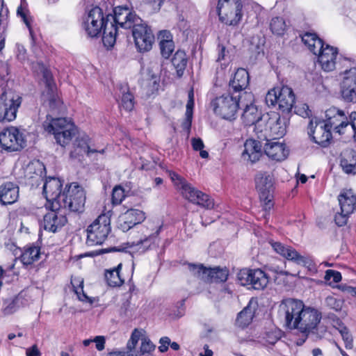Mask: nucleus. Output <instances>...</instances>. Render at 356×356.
<instances>
[{
  "mask_svg": "<svg viewBox=\"0 0 356 356\" xmlns=\"http://www.w3.org/2000/svg\"><path fill=\"white\" fill-rule=\"evenodd\" d=\"M32 69L37 73L42 74L46 90L42 92L44 104H47L53 113H62L65 111L63 102L56 93V86L51 72L40 62L32 63Z\"/></svg>",
  "mask_w": 356,
  "mask_h": 356,
  "instance_id": "obj_1",
  "label": "nucleus"
},
{
  "mask_svg": "<svg viewBox=\"0 0 356 356\" xmlns=\"http://www.w3.org/2000/svg\"><path fill=\"white\" fill-rule=\"evenodd\" d=\"M44 130L54 134L56 143L61 146L67 145L75 135L76 129L70 119L53 118L50 114L43 122Z\"/></svg>",
  "mask_w": 356,
  "mask_h": 356,
  "instance_id": "obj_2",
  "label": "nucleus"
},
{
  "mask_svg": "<svg viewBox=\"0 0 356 356\" xmlns=\"http://www.w3.org/2000/svg\"><path fill=\"white\" fill-rule=\"evenodd\" d=\"M241 95L234 96L229 93L223 94L211 101L213 112L222 118L229 120L235 119L240 104H243Z\"/></svg>",
  "mask_w": 356,
  "mask_h": 356,
  "instance_id": "obj_3",
  "label": "nucleus"
},
{
  "mask_svg": "<svg viewBox=\"0 0 356 356\" xmlns=\"http://www.w3.org/2000/svg\"><path fill=\"white\" fill-rule=\"evenodd\" d=\"M321 318V314L318 310L306 307L299 321H297L294 329H297L307 335L311 332L315 333L318 338H322L326 332V328L323 325H318Z\"/></svg>",
  "mask_w": 356,
  "mask_h": 356,
  "instance_id": "obj_4",
  "label": "nucleus"
},
{
  "mask_svg": "<svg viewBox=\"0 0 356 356\" xmlns=\"http://www.w3.org/2000/svg\"><path fill=\"white\" fill-rule=\"evenodd\" d=\"M243 4L241 0H218L217 12L222 23L237 26L241 22Z\"/></svg>",
  "mask_w": 356,
  "mask_h": 356,
  "instance_id": "obj_5",
  "label": "nucleus"
},
{
  "mask_svg": "<svg viewBox=\"0 0 356 356\" xmlns=\"http://www.w3.org/2000/svg\"><path fill=\"white\" fill-rule=\"evenodd\" d=\"M266 102L268 106L277 104L283 113H289L295 103V95L292 89L286 86L275 87L266 94Z\"/></svg>",
  "mask_w": 356,
  "mask_h": 356,
  "instance_id": "obj_6",
  "label": "nucleus"
},
{
  "mask_svg": "<svg viewBox=\"0 0 356 356\" xmlns=\"http://www.w3.org/2000/svg\"><path fill=\"white\" fill-rule=\"evenodd\" d=\"M86 202L83 188L77 183H72L63 193L60 208L68 209L74 212H81Z\"/></svg>",
  "mask_w": 356,
  "mask_h": 356,
  "instance_id": "obj_7",
  "label": "nucleus"
},
{
  "mask_svg": "<svg viewBox=\"0 0 356 356\" xmlns=\"http://www.w3.org/2000/svg\"><path fill=\"white\" fill-rule=\"evenodd\" d=\"M305 308L301 300L287 298L283 300L280 305L279 314L284 319L286 326L293 330Z\"/></svg>",
  "mask_w": 356,
  "mask_h": 356,
  "instance_id": "obj_8",
  "label": "nucleus"
},
{
  "mask_svg": "<svg viewBox=\"0 0 356 356\" xmlns=\"http://www.w3.org/2000/svg\"><path fill=\"white\" fill-rule=\"evenodd\" d=\"M255 188L265 210H270L273 206L275 190L273 177L268 172H259L254 178Z\"/></svg>",
  "mask_w": 356,
  "mask_h": 356,
  "instance_id": "obj_9",
  "label": "nucleus"
},
{
  "mask_svg": "<svg viewBox=\"0 0 356 356\" xmlns=\"http://www.w3.org/2000/svg\"><path fill=\"white\" fill-rule=\"evenodd\" d=\"M111 220L106 214H101L87 229V243L89 245H100L111 232Z\"/></svg>",
  "mask_w": 356,
  "mask_h": 356,
  "instance_id": "obj_10",
  "label": "nucleus"
},
{
  "mask_svg": "<svg viewBox=\"0 0 356 356\" xmlns=\"http://www.w3.org/2000/svg\"><path fill=\"white\" fill-rule=\"evenodd\" d=\"M22 98L11 91H3L0 96V122H10L17 117Z\"/></svg>",
  "mask_w": 356,
  "mask_h": 356,
  "instance_id": "obj_11",
  "label": "nucleus"
},
{
  "mask_svg": "<svg viewBox=\"0 0 356 356\" xmlns=\"http://www.w3.org/2000/svg\"><path fill=\"white\" fill-rule=\"evenodd\" d=\"M237 278L242 286H250L255 290L265 289L269 282L268 275L259 268L241 269L238 273Z\"/></svg>",
  "mask_w": 356,
  "mask_h": 356,
  "instance_id": "obj_12",
  "label": "nucleus"
},
{
  "mask_svg": "<svg viewBox=\"0 0 356 356\" xmlns=\"http://www.w3.org/2000/svg\"><path fill=\"white\" fill-rule=\"evenodd\" d=\"M0 145L7 152H17L26 147V140L22 132L11 127L0 132Z\"/></svg>",
  "mask_w": 356,
  "mask_h": 356,
  "instance_id": "obj_13",
  "label": "nucleus"
},
{
  "mask_svg": "<svg viewBox=\"0 0 356 356\" xmlns=\"http://www.w3.org/2000/svg\"><path fill=\"white\" fill-rule=\"evenodd\" d=\"M132 35L138 51L140 53L152 49L154 42V35L149 26L142 19L132 27Z\"/></svg>",
  "mask_w": 356,
  "mask_h": 356,
  "instance_id": "obj_14",
  "label": "nucleus"
},
{
  "mask_svg": "<svg viewBox=\"0 0 356 356\" xmlns=\"http://www.w3.org/2000/svg\"><path fill=\"white\" fill-rule=\"evenodd\" d=\"M325 117L323 122L325 123V127H330L340 135L345 133L344 129H350V115L347 117L343 111L331 107L326 110Z\"/></svg>",
  "mask_w": 356,
  "mask_h": 356,
  "instance_id": "obj_15",
  "label": "nucleus"
},
{
  "mask_svg": "<svg viewBox=\"0 0 356 356\" xmlns=\"http://www.w3.org/2000/svg\"><path fill=\"white\" fill-rule=\"evenodd\" d=\"M106 17H104L102 10L99 7L92 8L84 19L83 27L90 38L97 37L104 27Z\"/></svg>",
  "mask_w": 356,
  "mask_h": 356,
  "instance_id": "obj_16",
  "label": "nucleus"
},
{
  "mask_svg": "<svg viewBox=\"0 0 356 356\" xmlns=\"http://www.w3.org/2000/svg\"><path fill=\"white\" fill-rule=\"evenodd\" d=\"M180 190L184 197L191 203L207 209H211L214 207L213 199L201 191L194 188L188 182L183 185Z\"/></svg>",
  "mask_w": 356,
  "mask_h": 356,
  "instance_id": "obj_17",
  "label": "nucleus"
},
{
  "mask_svg": "<svg viewBox=\"0 0 356 356\" xmlns=\"http://www.w3.org/2000/svg\"><path fill=\"white\" fill-rule=\"evenodd\" d=\"M341 93L347 102H356V67L346 70L342 74Z\"/></svg>",
  "mask_w": 356,
  "mask_h": 356,
  "instance_id": "obj_18",
  "label": "nucleus"
},
{
  "mask_svg": "<svg viewBox=\"0 0 356 356\" xmlns=\"http://www.w3.org/2000/svg\"><path fill=\"white\" fill-rule=\"evenodd\" d=\"M61 181L56 177L47 179L43 186V194L53 209H60L63 194Z\"/></svg>",
  "mask_w": 356,
  "mask_h": 356,
  "instance_id": "obj_19",
  "label": "nucleus"
},
{
  "mask_svg": "<svg viewBox=\"0 0 356 356\" xmlns=\"http://www.w3.org/2000/svg\"><path fill=\"white\" fill-rule=\"evenodd\" d=\"M273 249L279 254L298 265L306 266L310 264L309 257L300 254L293 248L286 246L280 242H270Z\"/></svg>",
  "mask_w": 356,
  "mask_h": 356,
  "instance_id": "obj_20",
  "label": "nucleus"
},
{
  "mask_svg": "<svg viewBox=\"0 0 356 356\" xmlns=\"http://www.w3.org/2000/svg\"><path fill=\"white\" fill-rule=\"evenodd\" d=\"M113 23L118 24L124 29H132L137 23L141 22V19L136 14L131 13L127 8L116 7L114 9V16L111 17Z\"/></svg>",
  "mask_w": 356,
  "mask_h": 356,
  "instance_id": "obj_21",
  "label": "nucleus"
},
{
  "mask_svg": "<svg viewBox=\"0 0 356 356\" xmlns=\"http://www.w3.org/2000/svg\"><path fill=\"white\" fill-rule=\"evenodd\" d=\"M145 213L139 209H131L119 217L118 228L127 232L135 225L141 223L145 219Z\"/></svg>",
  "mask_w": 356,
  "mask_h": 356,
  "instance_id": "obj_22",
  "label": "nucleus"
},
{
  "mask_svg": "<svg viewBox=\"0 0 356 356\" xmlns=\"http://www.w3.org/2000/svg\"><path fill=\"white\" fill-rule=\"evenodd\" d=\"M242 119L245 125H254V131L257 134L263 133L261 127L264 121H266V118L261 116V114L255 105L252 103L245 105L242 114Z\"/></svg>",
  "mask_w": 356,
  "mask_h": 356,
  "instance_id": "obj_23",
  "label": "nucleus"
},
{
  "mask_svg": "<svg viewBox=\"0 0 356 356\" xmlns=\"http://www.w3.org/2000/svg\"><path fill=\"white\" fill-rule=\"evenodd\" d=\"M318 61L325 72H332L336 68L338 51L337 48L326 44L317 54Z\"/></svg>",
  "mask_w": 356,
  "mask_h": 356,
  "instance_id": "obj_24",
  "label": "nucleus"
},
{
  "mask_svg": "<svg viewBox=\"0 0 356 356\" xmlns=\"http://www.w3.org/2000/svg\"><path fill=\"white\" fill-rule=\"evenodd\" d=\"M309 135H313L315 143L323 145L332 138L331 129L325 127L324 122L312 119L309 124Z\"/></svg>",
  "mask_w": 356,
  "mask_h": 356,
  "instance_id": "obj_25",
  "label": "nucleus"
},
{
  "mask_svg": "<svg viewBox=\"0 0 356 356\" xmlns=\"http://www.w3.org/2000/svg\"><path fill=\"white\" fill-rule=\"evenodd\" d=\"M264 150L269 159L275 161L285 160L289 153V150L284 143L269 140H266Z\"/></svg>",
  "mask_w": 356,
  "mask_h": 356,
  "instance_id": "obj_26",
  "label": "nucleus"
},
{
  "mask_svg": "<svg viewBox=\"0 0 356 356\" xmlns=\"http://www.w3.org/2000/svg\"><path fill=\"white\" fill-rule=\"evenodd\" d=\"M262 155L261 142L254 139H248L244 143V150L242 152L243 160L254 163L259 160Z\"/></svg>",
  "mask_w": 356,
  "mask_h": 356,
  "instance_id": "obj_27",
  "label": "nucleus"
},
{
  "mask_svg": "<svg viewBox=\"0 0 356 356\" xmlns=\"http://www.w3.org/2000/svg\"><path fill=\"white\" fill-rule=\"evenodd\" d=\"M266 128L263 130L264 134L258 137L261 138L262 136L265 139L268 136L273 138H278L282 137L286 132L285 127L282 125L280 118H268L266 119Z\"/></svg>",
  "mask_w": 356,
  "mask_h": 356,
  "instance_id": "obj_28",
  "label": "nucleus"
},
{
  "mask_svg": "<svg viewBox=\"0 0 356 356\" xmlns=\"http://www.w3.org/2000/svg\"><path fill=\"white\" fill-rule=\"evenodd\" d=\"M44 215L42 226L45 230L51 232H56L58 229L61 228L67 222L66 218L62 215L58 214L53 209Z\"/></svg>",
  "mask_w": 356,
  "mask_h": 356,
  "instance_id": "obj_29",
  "label": "nucleus"
},
{
  "mask_svg": "<svg viewBox=\"0 0 356 356\" xmlns=\"http://www.w3.org/2000/svg\"><path fill=\"white\" fill-rule=\"evenodd\" d=\"M19 188L13 182H6L0 186V202L3 204H12L19 198Z\"/></svg>",
  "mask_w": 356,
  "mask_h": 356,
  "instance_id": "obj_30",
  "label": "nucleus"
},
{
  "mask_svg": "<svg viewBox=\"0 0 356 356\" xmlns=\"http://www.w3.org/2000/svg\"><path fill=\"white\" fill-rule=\"evenodd\" d=\"M341 211L353 213L356 207V195L351 189L343 190L338 196Z\"/></svg>",
  "mask_w": 356,
  "mask_h": 356,
  "instance_id": "obj_31",
  "label": "nucleus"
},
{
  "mask_svg": "<svg viewBox=\"0 0 356 356\" xmlns=\"http://www.w3.org/2000/svg\"><path fill=\"white\" fill-rule=\"evenodd\" d=\"M257 309V301L251 299L248 305L238 314L236 318L237 324L242 327L248 326L252 322Z\"/></svg>",
  "mask_w": 356,
  "mask_h": 356,
  "instance_id": "obj_32",
  "label": "nucleus"
},
{
  "mask_svg": "<svg viewBox=\"0 0 356 356\" xmlns=\"http://www.w3.org/2000/svg\"><path fill=\"white\" fill-rule=\"evenodd\" d=\"M249 79V74L245 69H238L233 79L229 81V87L235 92H241L248 87Z\"/></svg>",
  "mask_w": 356,
  "mask_h": 356,
  "instance_id": "obj_33",
  "label": "nucleus"
},
{
  "mask_svg": "<svg viewBox=\"0 0 356 356\" xmlns=\"http://www.w3.org/2000/svg\"><path fill=\"white\" fill-rule=\"evenodd\" d=\"M109 15L106 16V23L103 28L102 41L104 46L113 47L116 41L118 29L113 22H109Z\"/></svg>",
  "mask_w": 356,
  "mask_h": 356,
  "instance_id": "obj_34",
  "label": "nucleus"
},
{
  "mask_svg": "<svg viewBox=\"0 0 356 356\" xmlns=\"http://www.w3.org/2000/svg\"><path fill=\"white\" fill-rule=\"evenodd\" d=\"M160 78L157 74H152L151 71L143 77L141 86L147 96L154 94L159 88Z\"/></svg>",
  "mask_w": 356,
  "mask_h": 356,
  "instance_id": "obj_35",
  "label": "nucleus"
},
{
  "mask_svg": "<svg viewBox=\"0 0 356 356\" xmlns=\"http://www.w3.org/2000/svg\"><path fill=\"white\" fill-rule=\"evenodd\" d=\"M159 46L163 57L168 58L174 51L175 45L172 40V35L169 31H161Z\"/></svg>",
  "mask_w": 356,
  "mask_h": 356,
  "instance_id": "obj_36",
  "label": "nucleus"
},
{
  "mask_svg": "<svg viewBox=\"0 0 356 356\" xmlns=\"http://www.w3.org/2000/svg\"><path fill=\"white\" fill-rule=\"evenodd\" d=\"M40 249L37 246H29L19 254V258L24 265L28 266L33 264L40 258Z\"/></svg>",
  "mask_w": 356,
  "mask_h": 356,
  "instance_id": "obj_37",
  "label": "nucleus"
},
{
  "mask_svg": "<svg viewBox=\"0 0 356 356\" xmlns=\"http://www.w3.org/2000/svg\"><path fill=\"white\" fill-rule=\"evenodd\" d=\"M302 42L315 55L325 46L323 40L314 33H307L302 38Z\"/></svg>",
  "mask_w": 356,
  "mask_h": 356,
  "instance_id": "obj_38",
  "label": "nucleus"
},
{
  "mask_svg": "<svg viewBox=\"0 0 356 356\" xmlns=\"http://www.w3.org/2000/svg\"><path fill=\"white\" fill-rule=\"evenodd\" d=\"M122 264H118L116 267L106 270L105 271V279L108 285L112 287L120 286L124 283V279L120 275Z\"/></svg>",
  "mask_w": 356,
  "mask_h": 356,
  "instance_id": "obj_39",
  "label": "nucleus"
},
{
  "mask_svg": "<svg viewBox=\"0 0 356 356\" xmlns=\"http://www.w3.org/2000/svg\"><path fill=\"white\" fill-rule=\"evenodd\" d=\"M228 275H229V271L226 268H221L220 267H215L213 268H208L205 282H224L227 280Z\"/></svg>",
  "mask_w": 356,
  "mask_h": 356,
  "instance_id": "obj_40",
  "label": "nucleus"
},
{
  "mask_svg": "<svg viewBox=\"0 0 356 356\" xmlns=\"http://www.w3.org/2000/svg\"><path fill=\"white\" fill-rule=\"evenodd\" d=\"M22 307V298L19 296H16L13 299L6 300L4 302L2 312L6 316L11 315L17 312Z\"/></svg>",
  "mask_w": 356,
  "mask_h": 356,
  "instance_id": "obj_41",
  "label": "nucleus"
},
{
  "mask_svg": "<svg viewBox=\"0 0 356 356\" xmlns=\"http://www.w3.org/2000/svg\"><path fill=\"white\" fill-rule=\"evenodd\" d=\"M172 63L177 69L178 74H181L187 64V58L185 52L183 51H177L172 59Z\"/></svg>",
  "mask_w": 356,
  "mask_h": 356,
  "instance_id": "obj_42",
  "label": "nucleus"
},
{
  "mask_svg": "<svg viewBox=\"0 0 356 356\" xmlns=\"http://www.w3.org/2000/svg\"><path fill=\"white\" fill-rule=\"evenodd\" d=\"M122 97L120 106L124 110L130 111L134 106V99L133 95L129 92L126 87L121 88Z\"/></svg>",
  "mask_w": 356,
  "mask_h": 356,
  "instance_id": "obj_43",
  "label": "nucleus"
},
{
  "mask_svg": "<svg viewBox=\"0 0 356 356\" xmlns=\"http://www.w3.org/2000/svg\"><path fill=\"white\" fill-rule=\"evenodd\" d=\"M145 337V331L143 330L134 329L127 343V349L128 350L127 353H131L136 348L139 340L142 341V339Z\"/></svg>",
  "mask_w": 356,
  "mask_h": 356,
  "instance_id": "obj_44",
  "label": "nucleus"
},
{
  "mask_svg": "<svg viewBox=\"0 0 356 356\" xmlns=\"http://www.w3.org/2000/svg\"><path fill=\"white\" fill-rule=\"evenodd\" d=\"M286 23L282 17H275L271 19L270 28L271 31L276 35H283L286 30Z\"/></svg>",
  "mask_w": 356,
  "mask_h": 356,
  "instance_id": "obj_45",
  "label": "nucleus"
},
{
  "mask_svg": "<svg viewBox=\"0 0 356 356\" xmlns=\"http://www.w3.org/2000/svg\"><path fill=\"white\" fill-rule=\"evenodd\" d=\"M187 267L192 275L205 281L208 268L202 264H187Z\"/></svg>",
  "mask_w": 356,
  "mask_h": 356,
  "instance_id": "obj_46",
  "label": "nucleus"
},
{
  "mask_svg": "<svg viewBox=\"0 0 356 356\" xmlns=\"http://www.w3.org/2000/svg\"><path fill=\"white\" fill-rule=\"evenodd\" d=\"M339 327L338 330L342 337V339L345 343V347L347 349H351L353 347V339L352 335L350 334L348 329L344 326L341 322L339 323Z\"/></svg>",
  "mask_w": 356,
  "mask_h": 356,
  "instance_id": "obj_47",
  "label": "nucleus"
},
{
  "mask_svg": "<svg viewBox=\"0 0 356 356\" xmlns=\"http://www.w3.org/2000/svg\"><path fill=\"white\" fill-rule=\"evenodd\" d=\"M156 346L147 337L142 339L139 351L146 354H152L155 350Z\"/></svg>",
  "mask_w": 356,
  "mask_h": 356,
  "instance_id": "obj_48",
  "label": "nucleus"
},
{
  "mask_svg": "<svg viewBox=\"0 0 356 356\" xmlns=\"http://www.w3.org/2000/svg\"><path fill=\"white\" fill-rule=\"evenodd\" d=\"M124 190L120 186H116L113 189L112 202L115 204H119L124 198Z\"/></svg>",
  "mask_w": 356,
  "mask_h": 356,
  "instance_id": "obj_49",
  "label": "nucleus"
},
{
  "mask_svg": "<svg viewBox=\"0 0 356 356\" xmlns=\"http://www.w3.org/2000/svg\"><path fill=\"white\" fill-rule=\"evenodd\" d=\"M17 15L22 17L23 22L25 23L26 26L29 28L30 34L32 35V29L31 27V17L29 15V11L23 7L22 5L18 7L17 10Z\"/></svg>",
  "mask_w": 356,
  "mask_h": 356,
  "instance_id": "obj_50",
  "label": "nucleus"
},
{
  "mask_svg": "<svg viewBox=\"0 0 356 356\" xmlns=\"http://www.w3.org/2000/svg\"><path fill=\"white\" fill-rule=\"evenodd\" d=\"M325 304L327 307L335 311L341 310L342 307V301L339 299H337L333 296H328L325 299Z\"/></svg>",
  "mask_w": 356,
  "mask_h": 356,
  "instance_id": "obj_51",
  "label": "nucleus"
},
{
  "mask_svg": "<svg viewBox=\"0 0 356 356\" xmlns=\"http://www.w3.org/2000/svg\"><path fill=\"white\" fill-rule=\"evenodd\" d=\"M295 113L303 118H309L312 113L309 106L306 104H299L294 107Z\"/></svg>",
  "mask_w": 356,
  "mask_h": 356,
  "instance_id": "obj_52",
  "label": "nucleus"
},
{
  "mask_svg": "<svg viewBox=\"0 0 356 356\" xmlns=\"http://www.w3.org/2000/svg\"><path fill=\"white\" fill-rule=\"evenodd\" d=\"M161 229V226H160L154 234H144L138 241L132 242V246H138L140 245H143L144 243L149 242L151 240L152 237H156V236L159 235Z\"/></svg>",
  "mask_w": 356,
  "mask_h": 356,
  "instance_id": "obj_53",
  "label": "nucleus"
},
{
  "mask_svg": "<svg viewBox=\"0 0 356 356\" xmlns=\"http://www.w3.org/2000/svg\"><path fill=\"white\" fill-rule=\"evenodd\" d=\"M351 213H348L345 211H341V212H338L336 213L334 216L335 223L339 227H342L346 225L348 222V219Z\"/></svg>",
  "mask_w": 356,
  "mask_h": 356,
  "instance_id": "obj_54",
  "label": "nucleus"
},
{
  "mask_svg": "<svg viewBox=\"0 0 356 356\" xmlns=\"http://www.w3.org/2000/svg\"><path fill=\"white\" fill-rule=\"evenodd\" d=\"M341 274L340 272L334 270H327L324 279L325 281H330L332 279L334 283H338L341 280Z\"/></svg>",
  "mask_w": 356,
  "mask_h": 356,
  "instance_id": "obj_55",
  "label": "nucleus"
},
{
  "mask_svg": "<svg viewBox=\"0 0 356 356\" xmlns=\"http://www.w3.org/2000/svg\"><path fill=\"white\" fill-rule=\"evenodd\" d=\"M78 147L81 148V152L86 153L87 155H90L91 153L97 152L95 149H91L87 143V138H82L77 144Z\"/></svg>",
  "mask_w": 356,
  "mask_h": 356,
  "instance_id": "obj_56",
  "label": "nucleus"
},
{
  "mask_svg": "<svg viewBox=\"0 0 356 356\" xmlns=\"http://www.w3.org/2000/svg\"><path fill=\"white\" fill-rule=\"evenodd\" d=\"M74 293L76 294L79 300L82 302H89L90 303L92 302L90 298H89L83 291V285L81 286H76V289L74 290Z\"/></svg>",
  "mask_w": 356,
  "mask_h": 356,
  "instance_id": "obj_57",
  "label": "nucleus"
},
{
  "mask_svg": "<svg viewBox=\"0 0 356 356\" xmlns=\"http://www.w3.org/2000/svg\"><path fill=\"white\" fill-rule=\"evenodd\" d=\"M355 59H352V58H347L345 56H341L338 58V63L342 68L350 67V69L351 67H353L352 65H353L355 64Z\"/></svg>",
  "mask_w": 356,
  "mask_h": 356,
  "instance_id": "obj_58",
  "label": "nucleus"
},
{
  "mask_svg": "<svg viewBox=\"0 0 356 356\" xmlns=\"http://www.w3.org/2000/svg\"><path fill=\"white\" fill-rule=\"evenodd\" d=\"M4 245L6 250L11 252L16 257L19 255V253H21V249L17 247L15 244L10 241L6 242Z\"/></svg>",
  "mask_w": 356,
  "mask_h": 356,
  "instance_id": "obj_59",
  "label": "nucleus"
},
{
  "mask_svg": "<svg viewBox=\"0 0 356 356\" xmlns=\"http://www.w3.org/2000/svg\"><path fill=\"white\" fill-rule=\"evenodd\" d=\"M160 346L159 350L161 353H165L168 350V346L170 344V339L168 337H161L159 340Z\"/></svg>",
  "mask_w": 356,
  "mask_h": 356,
  "instance_id": "obj_60",
  "label": "nucleus"
},
{
  "mask_svg": "<svg viewBox=\"0 0 356 356\" xmlns=\"http://www.w3.org/2000/svg\"><path fill=\"white\" fill-rule=\"evenodd\" d=\"M193 114L185 113V119L181 124L182 129L189 133L192 124Z\"/></svg>",
  "mask_w": 356,
  "mask_h": 356,
  "instance_id": "obj_61",
  "label": "nucleus"
},
{
  "mask_svg": "<svg viewBox=\"0 0 356 356\" xmlns=\"http://www.w3.org/2000/svg\"><path fill=\"white\" fill-rule=\"evenodd\" d=\"M17 56L19 60L24 61L26 58V50L24 45L21 44H17Z\"/></svg>",
  "mask_w": 356,
  "mask_h": 356,
  "instance_id": "obj_62",
  "label": "nucleus"
},
{
  "mask_svg": "<svg viewBox=\"0 0 356 356\" xmlns=\"http://www.w3.org/2000/svg\"><path fill=\"white\" fill-rule=\"evenodd\" d=\"M171 178L174 181L175 184L177 186V188L180 190L182 188V186L186 184L187 181L181 178L179 175L176 173H173L171 175Z\"/></svg>",
  "mask_w": 356,
  "mask_h": 356,
  "instance_id": "obj_63",
  "label": "nucleus"
},
{
  "mask_svg": "<svg viewBox=\"0 0 356 356\" xmlns=\"http://www.w3.org/2000/svg\"><path fill=\"white\" fill-rule=\"evenodd\" d=\"M191 145L195 151H199L204 147V143L200 138H193L191 139Z\"/></svg>",
  "mask_w": 356,
  "mask_h": 356,
  "instance_id": "obj_64",
  "label": "nucleus"
}]
</instances>
